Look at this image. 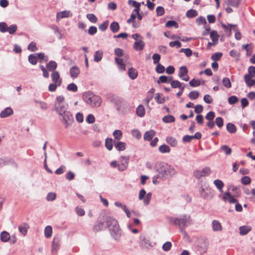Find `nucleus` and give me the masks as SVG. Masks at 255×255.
I'll return each mask as SVG.
<instances>
[{"instance_id":"55","label":"nucleus","mask_w":255,"mask_h":255,"mask_svg":"<svg viewBox=\"0 0 255 255\" xmlns=\"http://www.w3.org/2000/svg\"><path fill=\"white\" fill-rule=\"evenodd\" d=\"M67 89L69 91H72V92H76L78 90V87L77 85L72 83L68 85L67 87Z\"/></svg>"},{"instance_id":"16","label":"nucleus","mask_w":255,"mask_h":255,"mask_svg":"<svg viewBox=\"0 0 255 255\" xmlns=\"http://www.w3.org/2000/svg\"><path fill=\"white\" fill-rule=\"evenodd\" d=\"M145 44L142 39H138L135 41L133 44V48L136 51H141L144 47Z\"/></svg>"},{"instance_id":"25","label":"nucleus","mask_w":255,"mask_h":255,"mask_svg":"<svg viewBox=\"0 0 255 255\" xmlns=\"http://www.w3.org/2000/svg\"><path fill=\"white\" fill-rule=\"evenodd\" d=\"M128 75L131 79L133 80L137 77V72L135 69L130 68L128 69Z\"/></svg>"},{"instance_id":"38","label":"nucleus","mask_w":255,"mask_h":255,"mask_svg":"<svg viewBox=\"0 0 255 255\" xmlns=\"http://www.w3.org/2000/svg\"><path fill=\"white\" fill-rule=\"evenodd\" d=\"M154 98L156 102L159 104H163L165 102V98L161 94H156V96Z\"/></svg>"},{"instance_id":"28","label":"nucleus","mask_w":255,"mask_h":255,"mask_svg":"<svg viewBox=\"0 0 255 255\" xmlns=\"http://www.w3.org/2000/svg\"><path fill=\"white\" fill-rule=\"evenodd\" d=\"M136 114L140 117H142L144 116L145 109L142 105H140L137 107L136 109Z\"/></svg>"},{"instance_id":"61","label":"nucleus","mask_w":255,"mask_h":255,"mask_svg":"<svg viewBox=\"0 0 255 255\" xmlns=\"http://www.w3.org/2000/svg\"><path fill=\"white\" fill-rule=\"evenodd\" d=\"M56 197V193L53 192H50L47 194L46 199L48 201H53L55 199Z\"/></svg>"},{"instance_id":"7","label":"nucleus","mask_w":255,"mask_h":255,"mask_svg":"<svg viewBox=\"0 0 255 255\" xmlns=\"http://www.w3.org/2000/svg\"><path fill=\"white\" fill-rule=\"evenodd\" d=\"M196 178L199 180L198 184L200 183H206L207 176V168L205 167L201 170H197L194 173Z\"/></svg>"},{"instance_id":"52","label":"nucleus","mask_w":255,"mask_h":255,"mask_svg":"<svg viewBox=\"0 0 255 255\" xmlns=\"http://www.w3.org/2000/svg\"><path fill=\"white\" fill-rule=\"evenodd\" d=\"M222 82H223V84L224 86L225 87H226L227 88H230L231 87V86H232L231 82L228 78H227V77L224 78L223 79Z\"/></svg>"},{"instance_id":"44","label":"nucleus","mask_w":255,"mask_h":255,"mask_svg":"<svg viewBox=\"0 0 255 255\" xmlns=\"http://www.w3.org/2000/svg\"><path fill=\"white\" fill-rule=\"evenodd\" d=\"M37 58L41 60L40 62H47L48 60V57L44 54L43 53H36Z\"/></svg>"},{"instance_id":"5","label":"nucleus","mask_w":255,"mask_h":255,"mask_svg":"<svg viewBox=\"0 0 255 255\" xmlns=\"http://www.w3.org/2000/svg\"><path fill=\"white\" fill-rule=\"evenodd\" d=\"M64 100L63 96H59L55 101L54 109L59 116L68 111V105L64 102Z\"/></svg>"},{"instance_id":"56","label":"nucleus","mask_w":255,"mask_h":255,"mask_svg":"<svg viewBox=\"0 0 255 255\" xmlns=\"http://www.w3.org/2000/svg\"><path fill=\"white\" fill-rule=\"evenodd\" d=\"M113 135L115 139L120 140L122 136V132L120 130H115L113 132Z\"/></svg>"},{"instance_id":"13","label":"nucleus","mask_w":255,"mask_h":255,"mask_svg":"<svg viewBox=\"0 0 255 255\" xmlns=\"http://www.w3.org/2000/svg\"><path fill=\"white\" fill-rule=\"evenodd\" d=\"M223 199L224 201H228L230 203H236L238 201L232 195L229 191L225 193Z\"/></svg>"},{"instance_id":"19","label":"nucleus","mask_w":255,"mask_h":255,"mask_svg":"<svg viewBox=\"0 0 255 255\" xmlns=\"http://www.w3.org/2000/svg\"><path fill=\"white\" fill-rule=\"evenodd\" d=\"M71 77L73 78H76L80 74V70L76 66H73L70 69Z\"/></svg>"},{"instance_id":"41","label":"nucleus","mask_w":255,"mask_h":255,"mask_svg":"<svg viewBox=\"0 0 255 255\" xmlns=\"http://www.w3.org/2000/svg\"><path fill=\"white\" fill-rule=\"evenodd\" d=\"M102 57L103 52L101 51H97L95 53L94 60L95 62H98L102 60Z\"/></svg>"},{"instance_id":"59","label":"nucleus","mask_w":255,"mask_h":255,"mask_svg":"<svg viewBox=\"0 0 255 255\" xmlns=\"http://www.w3.org/2000/svg\"><path fill=\"white\" fill-rule=\"evenodd\" d=\"M180 52L184 53L187 57H190L192 54V51L190 48H182Z\"/></svg>"},{"instance_id":"51","label":"nucleus","mask_w":255,"mask_h":255,"mask_svg":"<svg viewBox=\"0 0 255 255\" xmlns=\"http://www.w3.org/2000/svg\"><path fill=\"white\" fill-rule=\"evenodd\" d=\"M223 55V54L222 53H221V52H217V53H214L211 58L214 61H217L218 60H219L221 58V57Z\"/></svg>"},{"instance_id":"53","label":"nucleus","mask_w":255,"mask_h":255,"mask_svg":"<svg viewBox=\"0 0 255 255\" xmlns=\"http://www.w3.org/2000/svg\"><path fill=\"white\" fill-rule=\"evenodd\" d=\"M222 26L225 30L226 33H228L229 34H230L231 33V29L232 27L235 28V26L231 24L225 25L224 24H222Z\"/></svg>"},{"instance_id":"29","label":"nucleus","mask_w":255,"mask_h":255,"mask_svg":"<svg viewBox=\"0 0 255 255\" xmlns=\"http://www.w3.org/2000/svg\"><path fill=\"white\" fill-rule=\"evenodd\" d=\"M166 141L167 143L172 146H175L177 144L176 139L172 136H167L166 138Z\"/></svg>"},{"instance_id":"31","label":"nucleus","mask_w":255,"mask_h":255,"mask_svg":"<svg viewBox=\"0 0 255 255\" xmlns=\"http://www.w3.org/2000/svg\"><path fill=\"white\" fill-rule=\"evenodd\" d=\"M214 183L216 186V187L219 189V190L222 192H223V188L224 186V184L221 180L216 179L214 181Z\"/></svg>"},{"instance_id":"49","label":"nucleus","mask_w":255,"mask_h":255,"mask_svg":"<svg viewBox=\"0 0 255 255\" xmlns=\"http://www.w3.org/2000/svg\"><path fill=\"white\" fill-rule=\"evenodd\" d=\"M132 135L137 139L141 137V134L139 130L135 129H133L131 131Z\"/></svg>"},{"instance_id":"10","label":"nucleus","mask_w":255,"mask_h":255,"mask_svg":"<svg viewBox=\"0 0 255 255\" xmlns=\"http://www.w3.org/2000/svg\"><path fill=\"white\" fill-rule=\"evenodd\" d=\"M174 222L175 224L178 225L180 226H185L190 223V216L184 215L181 218L175 219Z\"/></svg>"},{"instance_id":"63","label":"nucleus","mask_w":255,"mask_h":255,"mask_svg":"<svg viewBox=\"0 0 255 255\" xmlns=\"http://www.w3.org/2000/svg\"><path fill=\"white\" fill-rule=\"evenodd\" d=\"M156 12L157 16H162L165 13L164 9L161 6H159L156 8Z\"/></svg>"},{"instance_id":"50","label":"nucleus","mask_w":255,"mask_h":255,"mask_svg":"<svg viewBox=\"0 0 255 255\" xmlns=\"http://www.w3.org/2000/svg\"><path fill=\"white\" fill-rule=\"evenodd\" d=\"M165 26L166 27H171L172 26H174L175 28H177L178 27V24L174 20H169L166 23Z\"/></svg>"},{"instance_id":"4","label":"nucleus","mask_w":255,"mask_h":255,"mask_svg":"<svg viewBox=\"0 0 255 255\" xmlns=\"http://www.w3.org/2000/svg\"><path fill=\"white\" fill-rule=\"evenodd\" d=\"M83 97L85 101L93 108L99 107L101 105L102 99L101 97L92 93H86L84 94Z\"/></svg>"},{"instance_id":"58","label":"nucleus","mask_w":255,"mask_h":255,"mask_svg":"<svg viewBox=\"0 0 255 255\" xmlns=\"http://www.w3.org/2000/svg\"><path fill=\"white\" fill-rule=\"evenodd\" d=\"M170 84L172 88H179L182 86L181 83L178 80L172 81Z\"/></svg>"},{"instance_id":"40","label":"nucleus","mask_w":255,"mask_h":255,"mask_svg":"<svg viewBox=\"0 0 255 255\" xmlns=\"http://www.w3.org/2000/svg\"><path fill=\"white\" fill-rule=\"evenodd\" d=\"M115 147L119 151H123L126 148V143L121 141L118 142Z\"/></svg>"},{"instance_id":"34","label":"nucleus","mask_w":255,"mask_h":255,"mask_svg":"<svg viewBox=\"0 0 255 255\" xmlns=\"http://www.w3.org/2000/svg\"><path fill=\"white\" fill-rule=\"evenodd\" d=\"M28 228V225L27 224H23V225L19 226L18 230L24 236H25L27 234Z\"/></svg>"},{"instance_id":"22","label":"nucleus","mask_w":255,"mask_h":255,"mask_svg":"<svg viewBox=\"0 0 255 255\" xmlns=\"http://www.w3.org/2000/svg\"><path fill=\"white\" fill-rule=\"evenodd\" d=\"M212 229L215 232L221 231L222 227L221 223L217 220H214L212 222Z\"/></svg>"},{"instance_id":"64","label":"nucleus","mask_w":255,"mask_h":255,"mask_svg":"<svg viewBox=\"0 0 255 255\" xmlns=\"http://www.w3.org/2000/svg\"><path fill=\"white\" fill-rule=\"evenodd\" d=\"M248 75H250L252 77H255V67L253 66H251L249 67L248 69Z\"/></svg>"},{"instance_id":"46","label":"nucleus","mask_w":255,"mask_h":255,"mask_svg":"<svg viewBox=\"0 0 255 255\" xmlns=\"http://www.w3.org/2000/svg\"><path fill=\"white\" fill-rule=\"evenodd\" d=\"M221 149L227 155H230L232 153V149L228 145H222Z\"/></svg>"},{"instance_id":"47","label":"nucleus","mask_w":255,"mask_h":255,"mask_svg":"<svg viewBox=\"0 0 255 255\" xmlns=\"http://www.w3.org/2000/svg\"><path fill=\"white\" fill-rule=\"evenodd\" d=\"M17 27L16 24H12L10 26L7 27V31L10 34H14L17 30Z\"/></svg>"},{"instance_id":"15","label":"nucleus","mask_w":255,"mask_h":255,"mask_svg":"<svg viewBox=\"0 0 255 255\" xmlns=\"http://www.w3.org/2000/svg\"><path fill=\"white\" fill-rule=\"evenodd\" d=\"M13 113V111L12 109L10 107H7L0 113V117L4 118L12 115Z\"/></svg>"},{"instance_id":"37","label":"nucleus","mask_w":255,"mask_h":255,"mask_svg":"<svg viewBox=\"0 0 255 255\" xmlns=\"http://www.w3.org/2000/svg\"><path fill=\"white\" fill-rule=\"evenodd\" d=\"M197 15V11L196 10L193 9L188 10L186 13V16L188 18H193L196 16Z\"/></svg>"},{"instance_id":"17","label":"nucleus","mask_w":255,"mask_h":255,"mask_svg":"<svg viewBox=\"0 0 255 255\" xmlns=\"http://www.w3.org/2000/svg\"><path fill=\"white\" fill-rule=\"evenodd\" d=\"M156 132L154 130L151 129L145 132L143 135L144 140L150 141L152 138L155 135Z\"/></svg>"},{"instance_id":"9","label":"nucleus","mask_w":255,"mask_h":255,"mask_svg":"<svg viewBox=\"0 0 255 255\" xmlns=\"http://www.w3.org/2000/svg\"><path fill=\"white\" fill-rule=\"evenodd\" d=\"M129 157L122 156L120 157L118 164V169L119 171L125 170L128 165Z\"/></svg>"},{"instance_id":"6","label":"nucleus","mask_w":255,"mask_h":255,"mask_svg":"<svg viewBox=\"0 0 255 255\" xmlns=\"http://www.w3.org/2000/svg\"><path fill=\"white\" fill-rule=\"evenodd\" d=\"M60 120L63 122L65 125L66 128L71 126L74 122V118L70 112L67 111L59 116Z\"/></svg>"},{"instance_id":"45","label":"nucleus","mask_w":255,"mask_h":255,"mask_svg":"<svg viewBox=\"0 0 255 255\" xmlns=\"http://www.w3.org/2000/svg\"><path fill=\"white\" fill-rule=\"evenodd\" d=\"M227 129L230 133H235L236 131V127L234 124L228 123L227 125Z\"/></svg>"},{"instance_id":"21","label":"nucleus","mask_w":255,"mask_h":255,"mask_svg":"<svg viewBox=\"0 0 255 255\" xmlns=\"http://www.w3.org/2000/svg\"><path fill=\"white\" fill-rule=\"evenodd\" d=\"M116 63L118 65L119 69L121 71L126 70V66L124 63L123 60L122 58L116 57L115 59Z\"/></svg>"},{"instance_id":"20","label":"nucleus","mask_w":255,"mask_h":255,"mask_svg":"<svg viewBox=\"0 0 255 255\" xmlns=\"http://www.w3.org/2000/svg\"><path fill=\"white\" fill-rule=\"evenodd\" d=\"M252 230V227L250 226H243L239 228L240 234L244 236L247 235Z\"/></svg>"},{"instance_id":"23","label":"nucleus","mask_w":255,"mask_h":255,"mask_svg":"<svg viewBox=\"0 0 255 255\" xmlns=\"http://www.w3.org/2000/svg\"><path fill=\"white\" fill-rule=\"evenodd\" d=\"M200 185L201 186L199 188V191L201 195V196L204 198H206V190L207 189L206 183H200Z\"/></svg>"},{"instance_id":"3","label":"nucleus","mask_w":255,"mask_h":255,"mask_svg":"<svg viewBox=\"0 0 255 255\" xmlns=\"http://www.w3.org/2000/svg\"><path fill=\"white\" fill-rule=\"evenodd\" d=\"M110 100L115 105L117 110L120 113H124L129 111V105L123 98L113 95L110 97Z\"/></svg>"},{"instance_id":"30","label":"nucleus","mask_w":255,"mask_h":255,"mask_svg":"<svg viewBox=\"0 0 255 255\" xmlns=\"http://www.w3.org/2000/svg\"><path fill=\"white\" fill-rule=\"evenodd\" d=\"M175 120L174 117L171 115L165 116L162 118V121L165 123H173L175 122Z\"/></svg>"},{"instance_id":"36","label":"nucleus","mask_w":255,"mask_h":255,"mask_svg":"<svg viewBox=\"0 0 255 255\" xmlns=\"http://www.w3.org/2000/svg\"><path fill=\"white\" fill-rule=\"evenodd\" d=\"M188 73V69L187 67L185 66H183L180 67L179 70V72L178 76L180 78H182L185 75H186Z\"/></svg>"},{"instance_id":"62","label":"nucleus","mask_w":255,"mask_h":255,"mask_svg":"<svg viewBox=\"0 0 255 255\" xmlns=\"http://www.w3.org/2000/svg\"><path fill=\"white\" fill-rule=\"evenodd\" d=\"M28 49L32 52L36 51L37 50L36 44L35 42H31L28 46Z\"/></svg>"},{"instance_id":"42","label":"nucleus","mask_w":255,"mask_h":255,"mask_svg":"<svg viewBox=\"0 0 255 255\" xmlns=\"http://www.w3.org/2000/svg\"><path fill=\"white\" fill-rule=\"evenodd\" d=\"M28 61L32 65L36 64L37 62V56L36 54H30L28 56Z\"/></svg>"},{"instance_id":"26","label":"nucleus","mask_w":255,"mask_h":255,"mask_svg":"<svg viewBox=\"0 0 255 255\" xmlns=\"http://www.w3.org/2000/svg\"><path fill=\"white\" fill-rule=\"evenodd\" d=\"M57 67V64L54 61H49L46 65L47 69L50 71H54Z\"/></svg>"},{"instance_id":"54","label":"nucleus","mask_w":255,"mask_h":255,"mask_svg":"<svg viewBox=\"0 0 255 255\" xmlns=\"http://www.w3.org/2000/svg\"><path fill=\"white\" fill-rule=\"evenodd\" d=\"M87 18L88 20L93 23H96L97 21V18L96 16L93 13H89L87 14Z\"/></svg>"},{"instance_id":"57","label":"nucleus","mask_w":255,"mask_h":255,"mask_svg":"<svg viewBox=\"0 0 255 255\" xmlns=\"http://www.w3.org/2000/svg\"><path fill=\"white\" fill-rule=\"evenodd\" d=\"M196 21L198 25L206 24V20L205 18L203 16L197 17L196 19Z\"/></svg>"},{"instance_id":"33","label":"nucleus","mask_w":255,"mask_h":255,"mask_svg":"<svg viewBox=\"0 0 255 255\" xmlns=\"http://www.w3.org/2000/svg\"><path fill=\"white\" fill-rule=\"evenodd\" d=\"M158 149L162 153H169L170 151L169 146L166 144L161 145L159 147Z\"/></svg>"},{"instance_id":"32","label":"nucleus","mask_w":255,"mask_h":255,"mask_svg":"<svg viewBox=\"0 0 255 255\" xmlns=\"http://www.w3.org/2000/svg\"><path fill=\"white\" fill-rule=\"evenodd\" d=\"M110 29L113 33L117 32L120 29V26L117 22H113L110 25Z\"/></svg>"},{"instance_id":"14","label":"nucleus","mask_w":255,"mask_h":255,"mask_svg":"<svg viewBox=\"0 0 255 255\" xmlns=\"http://www.w3.org/2000/svg\"><path fill=\"white\" fill-rule=\"evenodd\" d=\"M51 79L54 82L59 85L62 83V79L60 78V75L58 71H54L51 74Z\"/></svg>"},{"instance_id":"12","label":"nucleus","mask_w":255,"mask_h":255,"mask_svg":"<svg viewBox=\"0 0 255 255\" xmlns=\"http://www.w3.org/2000/svg\"><path fill=\"white\" fill-rule=\"evenodd\" d=\"M210 37L212 40V42H208V47L215 46L218 43L219 35L216 31L213 30L210 33Z\"/></svg>"},{"instance_id":"11","label":"nucleus","mask_w":255,"mask_h":255,"mask_svg":"<svg viewBox=\"0 0 255 255\" xmlns=\"http://www.w3.org/2000/svg\"><path fill=\"white\" fill-rule=\"evenodd\" d=\"M60 238L58 236H55L54 237L52 244V247L51 253L52 254L55 255L56 254L60 246Z\"/></svg>"},{"instance_id":"8","label":"nucleus","mask_w":255,"mask_h":255,"mask_svg":"<svg viewBox=\"0 0 255 255\" xmlns=\"http://www.w3.org/2000/svg\"><path fill=\"white\" fill-rule=\"evenodd\" d=\"M151 196V193L149 192L146 194L145 190L143 189L139 191L138 198L140 200H143V203L145 205H147L149 203Z\"/></svg>"},{"instance_id":"60","label":"nucleus","mask_w":255,"mask_h":255,"mask_svg":"<svg viewBox=\"0 0 255 255\" xmlns=\"http://www.w3.org/2000/svg\"><path fill=\"white\" fill-rule=\"evenodd\" d=\"M158 84L160 83H169L168 78L166 76L162 75L160 76L159 80L157 81Z\"/></svg>"},{"instance_id":"43","label":"nucleus","mask_w":255,"mask_h":255,"mask_svg":"<svg viewBox=\"0 0 255 255\" xmlns=\"http://www.w3.org/2000/svg\"><path fill=\"white\" fill-rule=\"evenodd\" d=\"M105 146L109 150H111L113 148V139L107 138L105 141Z\"/></svg>"},{"instance_id":"35","label":"nucleus","mask_w":255,"mask_h":255,"mask_svg":"<svg viewBox=\"0 0 255 255\" xmlns=\"http://www.w3.org/2000/svg\"><path fill=\"white\" fill-rule=\"evenodd\" d=\"M52 233V228L51 226H47L44 229V235L47 238L51 237Z\"/></svg>"},{"instance_id":"39","label":"nucleus","mask_w":255,"mask_h":255,"mask_svg":"<svg viewBox=\"0 0 255 255\" xmlns=\"http://www.w3.org/2000/svg\"><path fill=\"white\" fill-rule=\"evenodd\" d=\"M252 77L249 75H245L244 76V80L247 85L251 87L253 85V80L251 79Z\"/></svg>"},{"instance_id":"27","label":"nucleus","mask_w":255,"mask_h":255,"mask_svg":"<svg viewBox=\"0 0 255 255\" xmlns=\"http://www.w3.org/2000/svg\"><path fill=\"white\" fill-rule=\"evenodd\" d=\"M225 3L227 5L238 7L239 4L238 0H224Z\"/></svg>"},{"instance_id":"18","label":"nucleus","mask_w":255,"mask_h":255,"mask_svg":"<svg viewBox=\"0 0 255 255\" xmlns=\"http://www.w3.org/2000/svg\"><path fill=\"white\" fill-rule=\"evenodd\" d=\"M72 13L69 10H65L57 12L56 14L57 19L63 18L68 17L72 16Z\"/></svg>"},{"instance_id":"24","label":"nucleus","mask_w":255,"mask_h":255,"mask_svg":"<svg viewBox=\"0 0 255 255\" xmlns=\"http://www.w3.org/2000/svg\"><path fill=\"white\" fill-rule=\"evenodd\" d=\"M10 238V234L6 232L3 231L0 234V240L2 242H8Z\"/></svg>"},{"instance_id":"48","label":"nucleus","mask_w":255,"mask_h":255,"mask_svg":"<svg viewBox=\"0 0 255 255\" xmlns=\"http://www.w3.org/2000/svg\"><path fill=\"white\" fill-rule=\"evenodd\" d=\"M199 93L198 91H191L189 94V98L191 100H195L199 97Z\"/></svg>"},{"instance_id":"1","label":"nucleus","mask_w":255,"mask_h":255,"mask_svg":"<svg viewBox=\"0 0 255 255\" xmlns=\"http://www.w3.org/2000/svg\"><path fill=\"white\" fill-rule=\"evenodd\" d=\"M109 228L112 237L116 240H119L122 232L117 220L113 217H100L95 222L93 230L97 233Z\"/></svg>"},{"instance_id":"2","label":"nucleus","mask_w":255,"mask_h":255,"mask_svg":"<svg viewBox=\"0 0 255 255\" xmlns=\"http://www.w3.org/2000/svg\"><path fill=\"white\" fill-rule=\"evenodd\" d=\"M157 172L156 179L162 180L168 179L176 174L175 169L170 165L164 162H157L154 166Z\"/></svg>"}]
</instances>
